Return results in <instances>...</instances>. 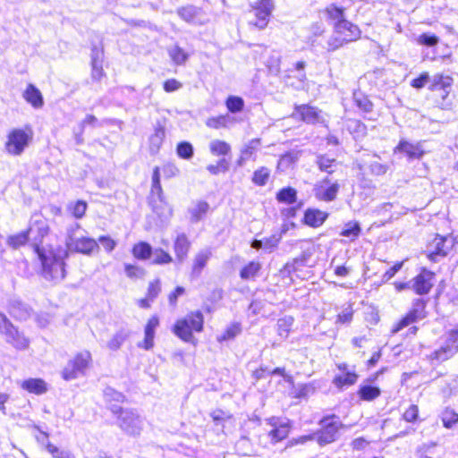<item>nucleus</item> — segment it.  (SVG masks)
<instances>
[{"instance_id":"obj_1","label":"nucleus","mask_w":458,"mask_h":458,"mask_svg":"<svg viewBox=\"0 0 458 458\" xmlns=\"http://www.w3.org/2000/svg\"><path fill=\"white\" fill-rule=\"evenodd\" d=\"M318 428L310 430L309 434L288 439L284 449L305 445L310 441H315L319 447L327 446L337 442L342 436V430L347 428L335 413L324 414L318 420Z\"/></svg>"},{"instance_id":"obj_2","label":"nucleus","mask_w":458,"mask_h":458,"mask_svg":"<svg viewBox=\"0 0 458 458\" xmlns=\"http://www.w3.org/2000/svg\"><path fill=\"white\" fill-rule=\"evenodd\" d=\"M39 261V276L48 282H61L67 276V259L69 253L61 246L35 253Z\"/></svg>"},{"instance_id":"obj_3","label":"nucleus","mask_w":458,"mask_h":458,"mask_svg":"<svg viewBox=\"0 0 458 458\" xmlns=\"http://www.w3.org/2000/svg\"><path fill=\"white\" fill-rule=\"evenodd\" d=\"M204 324L205 318L202 311L196 310L176 319L171 327V332L183 343L196 345L198 340L194 334L203 332Z\"/></svg>"},{"instance_id":"obj_4","label":"nucleus","mask_w":458,"mask_h":458,"mask_svg":"<svg viewBox=\"0 0 458 458\" xmlns=\"http://www.w3.org/2000/svg\"><path fill=\"white\" fill-rule=\"evenodd\" d=\"M437 281V275L427 267H420L418 273L408 281H394L393 283L397 293L411 291L418 296H428Z\"/></svg>"},{"instance_id":"obj_5","label":"nucleus","mask_w":458,"mask_h":458,"mask_svg":"<svg viewBox=\"0 0 458 458\" xmlns=\"http://www.w3.org/2000/svg\"><path fill=\"white\" fill-rule=\"evenodd\" d=\"M115 419L114 424L127 436L137 437L143 429V419L137 409L123 406H110Z\"/></svg>"},{"instance_id":"obj_6","label":"nucleus","mask_w":458,"mask_h":458,"mask_svg":"<svg viewBox=\"0 0 458 458\" xmlns=\"http://www.w3.org/2000/svg\"><path fill=\"white\" fill-rule=\"evenodd\" d=\"M360 28L352 22L344 20L334 24V35L328 40V50L334 51L360 38Z\"/></svg>"},{"instance_id":"obj_7","label":"nucleus","mask_w":458,"mask_h":458,"mask_svg":"<svg viewBox=\"0 0 458 458\" xmlns=\"http://www.w3.org/2000/svg\"><path fill=\"white\" fill-rule=\"evenodd\" d=\"M92 355L89 351L77 352L62 369V379L69 382L81 377H86L92 366Z\"/></svg>"},{"instance_id":"obj_8","label":"nucleus","mask_w":458,"mask_h":458,"mask_svg":"<svg viewBox=\"0 0 458 458\" xmlns=\"http://www.w3.org/2000/svg\"><path fill=\"white\" fill-rule=\"evenodd\" d=\"M26 231L30 236V247L34 253L47 249L44 245V239L50 233L48 220L41 214H33L29 221Z\"/></svg>"},{"instance_id":"obj_9","label":"nucleus","mask_w":458,"mask_h":458,"mask_svg":"<svg viewBox=\"0 0 458 458\" xmlns=\"http://www.w3.org/2000/svg\"><path fill=\"white\" fill-rule=\"evenodd\" d=\"M33 139V131L30 128H15L7 134L4 150L12 156H20L29 147Z\"/></svg>"},{"instance_id":"obj_10","label":"nucleus","mask_w":458,"mask_h":458,"mask_svg":"<svg viewBox=\"0 0 458 458\" xmlns=\"http://www.w3.org/2000/svg\"><path fill=\"white\" fill-rule=\"evenodd\" d=\"M0 334L5 335L6 343L19 351H24L30 346V339L25 336L23 332L8 318V317L0 310Z\"/></svg>"},{"instance_id":"obj_11","label":"nucleus","mask_w":458,"mask_h":458,"mask_svg":"<svg viewBox=\"0 0 458 458\" xmlns=\"http://www.w3.org/2000/svg\"><path fill=\"white\" fill-rule=\"evenodd\" d=\"M65 247L67 252L80 253L85 256H92L100 250L96 239L89 236L76 237L73 235L72 229H67Z\"/></svg>"},{"instance_id":"obj_12","label":"nucleus","mask_w":458,"mask_h":458,"mask_svg":"<svg viewBox=\"0 0 458 458\" xmlns=\"http://www.w3.org/2000/svg\"><path fill=\"white\" fill-rule=\"evenodd\" d=\"M265 421L272 428L267 436L270 438V443L273 445L286 439L293 427V421L287 418L271 416L267 418Z\"/></svg>"},{"instance_id":"obj_13","label":"nucleus","mask_w":458,"mask_h":458,"mask_svg":"<svg viewBox=\"0 0 458 458\" xmlns=\"http://www.w3.org/2000/svg\"><path fill=\"white\" fill-rule=\"evenodd\" d=\"M339 187L337 181H332L326 177L314 185L313 191L316 199L318 200L330 202L335 199Z\"/></svg>"},{"instance_id":"obj_14","label":"nucleus","mask_w":458,"mask_h":458,"mask_svg":"<svg viewBox=\"0 0 458 458\" xmlns=\"http://www.w3.org/2000/svg\"><path fill=\"white\" fill-rule=\"evenodd\" d=\"M255 21H250V24L254 27L263 30L269 21V17L274 10V3L272 0H259L253 6Z\"/></svg>"},{"instance_id":"obj_15","label":"nucleus","mask_w":458,"mask_h":458,"mask_svg":"<svg viewBox=\"0 0 458 458\" xmlns=\"http://www.w3.org/2000/svg\"><path fill=\"white\" fill-rule=\"evenodd\" d=\"M330 214L327 211H323L318 208L309 207L303 210V215L301 219V224L310 228L321 227L328 219Z\"/></svg>"},{"instance_id":"obj_16","label":"nucleus","mask_w":458,"mask_h":458,"mask_svg":"<svg viewBox=\"0 0 458 458\" xmlns=\"http://www.w3.org/2000/svg\"><path fill=\"white\" fill-rule=\"evenodd\" d=\"M447 238L440 234H436L431 242L427 245L426 256L431 262H437L440 258L448 254V248L445 246Z\"/></svg>"},{"instance_id":"obj_17","label":"nucleus","mask_w":458,"mask_h":458,"mask_svg":"<svg viewBox=\"0 0 458 458\" xmlns=\"http://www.w3.org/2000/svg\"><path fill=\"white\" fill-rule=\"evenodd\" d=\"M381 388L377 383L365 378L359 385L356 395L361 402H373L381 395Z\"/></svg>"},{"instance_id":"obj_18","label":"nucleus","mask_w":458,"mask_h":458,"mask_svg":"<svg viewBox=\"0 0 458 458\" xmlns=\"http://www.w3.org/2000/svg\"><path fill=\"white\" fill-rule=\"evenodd\" d=\"M191 242L185 233H180L173 242V250L175 255V261L182 265L188 258Z\"/></svg>"},{"instance_id":"obj_19","label":"nucleus","mask_w":458,"mask_h":458,"mask_svg":"<svg viewBox=\"0 0 458 458\" xmlns=\"http://www.w3.org/2000/svg\"><path fill=\"white\" fill-rule=\"evenodd\" d=\"M292 117L306 123L314 124L320 121V111L309 105L295 106Z\"/></svg>"},{"instance_id":"obj_20","label":"nucleus","mask_w":458,"mask_h":458,"mask_svg":"<svg viewBox=\"0 0 458 458\" xmlns=\"http://www.w3.org/2000/svg\"><path fill=\"white\" fill-rule=\"evenodd\" d=\"M394 208V203L391 202H384L375 208L373 210V214L377 216H379L378 219L375 220L370 228H380L386 225L387 223L392 222L394 218V213L393 208Z\"/></svg>"},{"instance_id":"obj_21","label":"nucleus","mask_w":458,"mask_h":458,"mask_svg":"<svg viewBox=\"0 0 458 458\" xmlns=\"http://www.w3.org/2000/svg\"><path fill=\"white\" fill-rule=\"evenodd\" d=\"M211 257L212 252L209 249L201 250L195 255L190 272L191 281H195L200 277Z\"/></svg>"},{"instance_id":"obj_22","label":"nucleus","mask_w":458,"mask_h":458,"mask_svg":"<svg viewBox=\"0 0 458 458\" xmlns=\"http://www.w3.org/2000/svg\"><path fill=\"white\" fill-rule=\"evenodd\" d=\"M359 377L360 376L356 371V367L353 365L352 367V372L335 374L333 377L332 384L335 388H337L338 392H343L350 386H354Z\"/></svg>"},{"instance_id":"obj_23","label":"nucleus","mask_w":458,"mask_h":458,"mask_svg":"<svg viewBox=\"0 0 458 458\" xmlns=\"http://www.w3.org/2000/svg\"><path fill=\"white\" fill-rule=\"evenodd\" d=\"M394 152L403 154L409 159H419L424 154V150L420 143H412L405 140H400L394 148Z\"/></svg>"},{"instance_id":"obj_24","label":"nucleus","mask_w":458,"mask_h":458,"mask_svg":"<svg viewBox=\"0 0 458 458\" xmlns=\"http://www.w3.org/2000/svg\"><path fill=\"white\" fill-rule=\"evenodd\" d=\"M9 307L11 316L19 321H26L33 313L32 308L21 300L11 301Z\"/></svg>"},{"instance_id":"obj_25","label":"nucleus","mask_w":458,"mask_h":458,"mask_svg":"<svg viewBox=\"0 0 458 458\" xmlns=\"http://www.w3.org/2000/svg\"><path fill=\"white\" fill-rule=\"evenodd\" d=\"M262 263L252 259L244 264L239 270V276L242 281H255L261 274Z\"/></svg>"},{"instance_id":"obj_26","label":"nucleus","mask_w":458,"mask_h":458,"mask_svg":"<svg viewBox=\"0 0 458 458\" xmlns=\"http://www.w3.org/2000/svg\"><path fill=\"white\" fill-rule=\"evenodd\" d=\"M103 398L106 403V408L110 411V406L116 405L122 406L123 403L127 402L126 395L116 390L115 388L107 386L103 390Z\"/></svg>"},{"instance_id":"obj_27","label":"nucleus","mask_w":458,"mask_h":458,"mask_svg":"<svg viewBox=\"0 0 458 458\" xmlns=\"http://www.w3.org/2000/svg\"><path fill=\"white\" fill-rule=\"evenodd\" d=\"M21 387L23 390L37 395H41L48 390L47 383L40 377L26 378L21 382Z\"/></svg>"},{"instance_id":"obj_28","label":"nucleus","mask_w":458,"mask_h":458,"mask_svg":"<svg viewBox=\"0 0 458 458\" xmlns=\"http://www.w3.org/2000/svg\"><path fill=\"white\" fill-rule=\"evenodd\" d=\"M242 332V325L239 321L231 322L222 334L217 335L216 339L219 344L228 343L233 341Z\"/></svg>"},{"instance_id":"obj_29","label":"nucleus","mask_w":458,"mask_h":458,"mask_svg":"<svg viewBox=\"0 0 458 458\" xmlns=\"http://www.w3.org/2000/svg\"><path fill=\"white\" fill-rule=\"evenodd\" d=\"M35 428L38 430L46 438L47 441L44 444L45 449L53 456V458H76L75 455L69 450L61 449L48 440L49 434L43 431L39 426H35Z\"/></svg>"},{"instance_id":"obj_30","label":"nucleus","mask_w":458,"mask_h":458,"mask_svg":"<svg viewBox=\"0 0 458 458\" xmlns=\"http://www.w3.org/2000/svg\"><path fill=\"white\" fill-rule=\"evenodd\" d=\"M153 247L148 242L140 241L131 249L132 256L140 261H148L153 256Z\"/></svg>"},{"instance_id":"obj_31","label":"nucleus","mask_w":458,"mask_h":458,"mask_svg":"<svg viewBox=\"0 0 458 458\" xmlns=\"http://www.w3.org/2000/svg\"><path fill=\"white\" fill-rule=\"evenodd\" d=\"M456 352H458V348H454L445 342L430 353L431 364H434L435 361L437 363L445 361L453 357Z\"/></svg>"},{"instance_id":"obj_32","label":"nucleus","mask_w":458,"mask_h":458,"mask_svg":"<svg viewBox=\"0 0 458 458\" xmlns=\"http://www.w3.org/2000/svg\"><path fill=\"white\" fill-rule=\"evenodd\" d=\"M318 385L317 381H310L307 383H300L297 385L293 392H289V396L294 399H307L310 394H315Z\"/></svg>"},{"instance_id":"obj_33","label":"nucleus","mask_w":458,"mask_h":458,"mask_svg":"<svg viewBox=\"0 0 458 458\" xmlns=\"http://www.w3.org/2000/svg\"><path fill=\"white\" fill-rule=\"evenodd\" d=\"M298 191L290 185L282 187L276 192V200L278 204L291 205L297 200Z\"/></svg>"},{"instance_id":"obj_34","label":"nucleus","mask_w":458,"mask_h":458,"mask_svg":"<svg viewBox=\"0 0 458 458\" xmlns=\"http://www.w3.org/2000/svg\"><path fill=\"white\" fill-rule=\"evenodd\" d=\"M361 225L357 220H350L344 224L339 235L348 238L351 242L357 240L361 233Z\"/></svg>"},{"instance_id":"obj_35","label":"nucleus","mask_w":458,"mask_h":458,"mask_svg":"<svg viewBox=\"0 0 458 458\" xmlns=\"http://www.w3.org/2000/svg\"><path fill=\"white\" fill-rule=\"evenodd\" d=\"M210 209V206L206 200H199L193 208L188 209L190 214V222L191 224H197L200 222L208 214Z\"/></svg>"},{"instance_id":"obj_36","label":"nucleus","mask_w":458,"mask_h":458,"mask_svg":"<svg viewBox=\"0 0 458 458\" xmlns=\"http://www.w3.org/2000/svg\"><path fill=\"white\" fill-rule=\"evenodd\" d=\"M28 244L30 245V240L26 229L13 234H10L6 238V245L12 250H18Z\"/></svg>"},{"instance_id":"obj_37","label":"nucleus","mask_w":458,"mask_h":458,"mask_svg":"<svg viewBox=\"0 0 458 458\" xmlns=\"http://www.w3.org/2000/svg\"><path fill=\"white\" fill-rule=\"evenodd\" d=\"M24 99L34 108H41L44 105L43 96L33 84H29L23 92Z\"/></svg>"},{"instance_id":"obj_38","label":"nucleus","mask_w":458,"mask_h":458,"mask_svg":"<svg viewBox=\"0 0 458 458\" xmlns=\"http://www.w3.org/2000/svg\"><path fill=\"white\" fill-rule=\"evenodd\" d=\"M177 13L182 20H184L187 22H202L200 21L201 10L195 6L188 5L185 7H182L178 9Z\"/></svg>"},{"instance_id":"obj_39","label":"nucleus","mask_w":458,"mask_h":458,"mask_svg":"<svg viewBox=\"0 0 458 458\" xmlns=\"http://www.w3.org/2000/svg\"><path fill=\"white\" fill-rule=\"evenodd\" d=\"M151 265L165 266L174 261L172 255L161 247L155 248L153 256L148 260Z\"/></svg>"},{"instance_id":"obj_40","label":"nucleus","mask_w":458,"mask_h":458,"mask_svg":"<svg viewBox=\"0 0 458 458\" xmlns=\"http://www.w3.org/2000/svg\"><path fill=\"white\" fill-rule=\"evenodd\" d=\"M294 318L293 316L285 315L278 318L276 323V330L278 335L283 339H287L290 332L292 331Z\"/></svg>"},{"instance_id":"obj_41","label":"nucleus","mask_w":458,"mask_h":458,"mask_svg":"<svg viewBox=\"0 0 458 458\" xmlns=\"http://www.w3.org/2000/svg\"><path fill=\"white\" fill-rule=\"evenodd\" d=\"M88 207L89 205L86 200L77 199L75 201L70 202L67 205V210L75 219H81L84 217Z\"/></svg>"},{"instance_id":"obj_42","label":"nucleus","mask_w":458,"mask_h":458,"mask_svg":"<svg viewBox=\"0 0 458 458\" xmlns=\"http://www.w3.org/2000/svg\"><path fill=\"white\" fill-rule=\"evenodd\" d=\"M429 301L428 298L419 296L415 298L411 301V307L409 310H411L413 314L419 317L421 320L424 319L428 312L426 310L427 305Z\"/></svg>"},{"instance_id":"obj_43","label":"nucleus","mask_w":458,"mask_h":458,"mask_svg":"<svg viewBox=\"0 0 458 458\" xmlns=\"http://www.w3.org/2000/svg\"><path fill=\"white\" fill-rule=\"evenodd\" d=\"M453 80L449 76H443L442 74H437L432 79L431 89L432 90H442V97L445 98L447 88H450L452 85Z\"/></svg>"},{"instance_id":"obj_44","label":"nucleus","mask_w":458,"mask_h":458,"mask_svg":"<svg viewBox=\"0 0 458 458\" xmlns=\"http://www.w3.org/2000/svg\"><path fill=\"white\" fill-rule=\"evenodd\" d=\"M421 319L413 314L411 310H408L399 321L393 327L392 334H396L403 330L404 327H409L414 323L420 321Z\"/></svg>"},{"instance_id":"obj_45","label":"nucleus","mask_w":458,"mask_h":458,"mask_svg":"<svg viewBox=\"0 0 458 458\" xmlns=\"http://www.w3.org/2000/svg\"><path fill=\"white\" fill-rule=\"evenodd\" d=\"M440 419L444 428L452 429L458 423V412L450 407H446L442 411Z\"/></svg>"},{"instance_id":"obj_46","label":"nucleus","mask_w":458,"mask_h":458,"mask_svg":"<svg viewBox=\"0 0 458 458\" xmlns=\"http://www.w3.org/2000/svg\"><path fill=\"white\" fill-rule=\"evenodd\" d=\"M299 159V153L296 151L288 152L281 157L278 161L277 168L281 171L293 170L294 165Z\"/></svg>"},{"instance_id":"obj_47","label":"nucleus","mask_w":458,"mask_h":458,"mask_svg":"<svg viewBox=\"0 0 458 458\" xmlns=\"http://www.w3.org/2000/svg\"><path fill=\"white\" fill-rule=\"evenodd\" d=\"M148 204L151 207L153 212L157 214L159 217H166L167 215H171L172 209L170 208L168 203L164 199V203L155 199L153 197L149 198Z\"/></svg>"},{"instance_id":"obj_48","label":"nucleus","mask_w":458,"mask_h":458,"mask_svg":"<svg viewBox=\"0 0 458 458\" xmlns=\"http://www.w3.org/2000/svg\"><path fill=\"white\" fill-rule=\"evenodd\" d=\"M130 333L121 329L117 331L107 343V347L111 351H118L123 343L129 338Z\"/></svg>"},{"instance_id":"obj_49","label":"nucleus","mask_w":458,"mask_h":458,"mask_svg":"<svg viewBox=\"0 0 458 458\" xmlns=\"http://www.w3.org/2000/svg\"><path fill=\"white\" fill-rule=\"evenodd\" d=\"M209 149L213 155L225 157L231 152V146L220 140H214L209 143Z\"/></svg>"},{"instance_id":"obj_50","label":"nucleus","mask_w":458,"mask_h":458,"mask_svg":"<svg viewBox=\"0 0 458 458\" xmlns=\"http://www.w3.org/2000/svg\"><path fill=\"white\" fill-rule=\"evenodd\" d=\"M281 239V235L272 234L269 237H264L259 240L258 246L267 252H272L277 248Z\"/></svg>"},{"instance_id":"obj_51","label":"nucleus","mask_w":458,"mask_h":458,"mask_svg":"<svg viewBox=\"0 0 458 458\" xmlns=\"http://www.w3.org/2000/svg\"><path fill=\"white\" fill-rule=\"evenodd\" d=\"M168 55L177 65H182L187 61L189 55L179 46L175 45L168 49Z\"/></svg>"},{"instance_id":"obj_52","label":"nucleus","mask_w":458,"mask_h":458,"mask_svg":"<svg viewBox=\"0 0 458 458\" xmlns=\"http://www.w3.org/2000/svg\"><path fill=\"white\" fill-rule=\"evenodd\" d=\"M260 146L259 139H252L250 140L242 148L241 152V157L238 160L239 164H242V161L247 160L252 157V155L257 151V149Z\"/></svg>"},{"instance_id":"obj_53","label":"nucleus","mask_w":458,"mask_h":458,"mask_svg":"<svg viewBox=\"0 0 458 458\" xmlns=\"http://www.w3.org/2000/svg\"><path fill=\"white\" fill-rule=\"evenodd\" d=\"M407 259L395 261L382 276L379 285L388 283L399 271H401Z\"/></svg>"},{"instance_id":"obj_54","label":"nucleus","mask_w":458,"mask_h":458,"mask_svg":"<svg viewBox=\"0 0 458 458\" xmlns=\"http://www.w3.org/2000/svg\"><path fill=\"white\" fill-rule=\"evenodd\" d=\"M231 122L232 119L228 114H222L208 118L206 125L212 129H221L226 128Z\"/></svg>"},{"instance_id":"obj_55","label":"nucleus","mask_w":458,"mask_h":458,"mask_svg":"<svg viewBox=\"0 0 458 458\" xmlns=\"http://www.w3.org/2000/svg\"><path fill=\"white\" fill-rule=\"evenodd\" d=\"M325 13L327 15L328 19L334 21V24L335 22L346 20L344 18V9L338 7L334 4H331L326 7Z\"/></svg>"},{"instance_id":"obj_56","label":"nucleus","mask_w":458,"mask_h":458,"mask_svg":"<svg viewBox=\"0 0 458 458\" xmlns=\"http://www.w3.org/2000/svg\"><path fill=\"white\" fill-rule=\"evenodd\" d=\"M151 195L157 196L158 201L164 203L165 194L161 185V174H152Z\"/></svg>"},{"instance_id":"obj_57","label":"nucleus","mask_w":458,"mask_h":458,"mask_svg":"<svg viewBox=\"0 0 458 458\" xmlns=\"http://www.w3.org/2000/svg\"><path fill=\"white\" fill-rule=\"evenodd\" d=\"M165 136V131L163 127H157L155 129L154 133L149 138L150 148L152 151L158 150L164 140Z\"/></svg>"},{"instance_id":"obj_58","label":"nucleus","mask_w":458,"mask_h":458,"mask_svg":"<svg viewBox=\"0 0 458 458\" xmlns=\"http://www.w3.org/2000/svg\"><path fill=\"white\" fill-rule=\"evenodd\" d=\"M225 106L231 113H238L243 109L244 101L240 97L230 96L225 101Z\"/></svg>"},{"instance_id":"obj_59","label":"nucleus","mask_w":458,"mask_h":458,"mask_svg":"<svg viewBox=\"0 0 458 458\" xmlns=\"http://www.w3.org/2000/svg\"><path fill=\"white\" fill-rule=\"evenodd\" d=\"M123 271L127 277L131 279H136L141 277L145 271L142 267H139L135 264L124 263L123 264Z\"/></svg>"},{"instance_id":"obj_60","label":"nucleus","mask_w":458,"mask_h":458,"mask_svg":"<svg viewBox=\"0 0 458 458\" xmlns=\"http://www.w3.org/2000/svg\"><path fill=\"white\" fill-rule=\"evenodd\" d=\"M98 244H101L107 253H111L117 246V242L109 234L100 235L98 240Z\"/></svg>"},{"instance_id":"obj_61","label":"nucleus","mask_w":458,"mask_h":458,"mask_svg":"<svg viewBox=\"0 0 458 458\" xmlns=\"http://www.w3.org/2000/svg\"><path fill=\"white\" fill-rule=\"evenodd\" d=\"M312 257V252L310 250H306L301 251V253L293 259L291 263L294 265V267L299 270L300 267H307L308 263Z\"/></svg>"},{"instance_id":"obj_62","label":"nucleus","mask_w":458,"mask_h":458,"mask_svg":"<svg viewBox=\"0 0 458 458\" xmlns=\"http://www.w3.org/2000/svg\"><path fill=\"white\" fill-rule=\"evenodd\" d=\"M403 419L412 424L419 420V407L416 404H411L403 414Z\"/></svg>"},{"instance_id":"obj_63","label":"nucleus","mask_w":458,"mask_h":458,"mask_svg":"<svg viewBox=\"0 0 458 458\" xmlns=\"http://www.w3.org/2000/svg\"><path fill=\"white\" fill-rule=\"evenodd\" d=\"M176 151L180 157L188 159L193 155V147L191 143L183 141L178 144Z\"/></svg>"},{"instance_id":"obj_64","label":"nucleus","mask_w":458,"mask_h":458,"mask_svg":"<svg viewBox=\"0 0 458 458\" xmlns=\"http://www.w3.org/2000/svg\"><path fill=\"white\" fill-rule=\"evenodd\" d=\"M439 42L438 37L434 34L423 33L417 38V43L427 47H434Z\"/></svg>"}]
</instances>
